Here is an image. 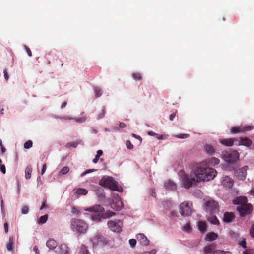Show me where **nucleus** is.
Here are the masks:
<instances>
[{
  "instance_id": "1",
  "label": "nucleus",
  "mask_w": 254,
  "mask_h": 254,
  "mask_svg": "<svg viewBox=\"0 0 254 254\" xmlns=\"http://www.w3.org/2000/svg\"><path fill=\"white\" fill-rule=\"evenodd\" d=\"M194 171L195 174L198 175L197 180L200 181L213 180L217 173L214 169L205 166L203 162L194 165Z\"/></svg>"
},
{
  "instance_id": "2",
  "label": "nucleus",
  "mask_w": 254,
  "mask_h": 254,
  "mask_svg": "<svg viewBox=\"0 0 254 254\" xmlns=\"http://www.w3.org/2000/svg\"><path fill=\"white\" fill-rule=\"evenodd\" d=\"M85 210L91 212L92 219L96 221H100L101 218L106 219L115 215V213L109 210L105 212L104 208L99 204L95 205Z\"/></svg>"
},
{
  "instance_id": "3",
  "label": "nucleus",
  "mask_w": 254,
  "mask_h": 254,
  "mask_svg": "<svg viewBox=\"0 0 254 254\" xmlns=\"http://www.w3.org/2000/svg\"><path fill=\"white\" fill-rule=\"evenodd\" d=\"M99 185L113 190L121 191L122 190L121 188L119 187L117 182L111 177H103L99 181Z\"/></svg>"
},
{
  "instance_id": "4",
  "label": "nucleus",
  "mask_w": 254,
  "mask_h": 254,
  "mask_svg": "<svg viewBox=\"0 0 254 254\" xmlns=\"http://www.w3.org/2000/svg\"><path fill=\"white\" fill-rule=\"evenodd\" d=\"M198 178V175H196L194 171V165L192 167V170L191 172L190 178L186 174H184L182 176V182L184 188L186 189H189L191 187L193 184L195 182H200V180H197Z\"/></svg>"
},
{
  "instance_id": "5",
  "label": "nucleus",
  "mask_w": 254,
  "mask_h": 254,
  "mask_svg": "<svg viewBox=\"0 0 254 254\" xmlns=\"http://www.w3.org/2000/svg\"><path fill=\"white\" fill-rule=\"evenodd\" d=\"M70 222L71 228L80 233H84L88 228V225L82 220L72 219Z\"/></svg>"
},
{
  "instance_id": "6",
  "label": "nucleus",
  "mask_w": 254,
  "mask_h": 254,
  "mask_svg": "<svg viewBox=\"0 0 254 254\" xmlns=\"http://www.w3.org/2000/svg\"><path fill=\"white\" fill-rule=\"evenodd\" d=\"M204 209L210 213L215 212L218 210L219 205L217 201L210 197H206L203 200Z\"/></svg>"
},
{
  "instance_id": "7",
  "label": "nucleus",
  "mask_w": 254,
  "mask_h": 254,
  "mask_svg": "<svg viewBox=\"0 0 254 254\" xmlns=\"http://www.w3.org/2000/svg\"><path fill=\"white\" fill-rule=\"evenodd\" d=\"M223 157L226 162L235 163L239 159V153L235 150L226 151L223 153Z\"/></svg>"
},
{
  "instance_id": "8",
  "label": "nucleus",
  "mask_w": 254,
  "mask_h": 254,
  "mask_svg": "<svg viewBox=\"0 0 254 254\" xmlns=\"http://www.w3.org/2000/svg\"><path fill=\"white\" fill-rule=\"evenodd\" d=\"M237 210L239 212L241 216L244 217L246 215L250 214L252 210V205L247 204H243V205H240L237 207Z\"/></svg>"
},
{
  "instance_id": "9",
  "label": "nucleus",
  "mask_w": 254,
  "mask_h": 254,
  "mask_svg": "<svg viewBox=\"0 0 254 254\" xmlns=\"http://www.w3.org/2000/svg\"><path fill=\"white\" fill-rule=\"evenodd\" d=\"M248 169V166H244L236 170L235 171V175L237 179L242 181L245 180L247 176V171Z\"/></svg>"
},
{
  "instance_id": "10",
  "label": "nucleus",
  "mask_w": 254,
  "mask_h": 254,
  "mask_svg": "<svg viewBox=\"0 0 254 254\" xmlns=\"http://www.w3.org/2000/svg\"><path fill=\"white\" fill-rule=\"evenodd\" d=\"M179 210L182 216H189L191 213V208L189 203L184 202L180 205Z\"/></svg>"
},
{
  "instance_id": "11",
  "label": "nucleus",
  "mask_w": 254,
  "mask_h": 254,
  "mask_svg": "<svg viewBox=\"0 0 254 254\" xmlns=\"http://www.w3.org/2000/svg\"><path fill=\"white\" fill-rule=\"evenodd\" d=\"M254 127L252 126L235 127L231 129V133L232 134H237L238 133H244L246 131H250L253 129Z\"/></svg>"
},
{
  "instance_id": "12",
  "label": "nucleus",
  "mask_w": 254,
  "mask_h": 254,
  "mask_svg": "<svg viewBox=\"0 0 254 254\" xmlns=\"http://www.w3.org/2000/svg\"><path fill=\"white\" fill-rule=\"evenodd\" d=\"M91 242H92L93 247L98 245H103L106 243L105 238L99 233L96 234L91 239Z\"/></svg>"
},
{
  "instance_id": "13",
  "label": "nucleus",
  "mask_w": 254,
  "mask_h": 254,
  "mask_svg": "<svg viewBox=\"0 0 254 254\" xmlns=\"http://www.w3.org/2000/svg\"><path fill=\"white\" fill-rule=\"evenodd\" d=\"M108 225L113 232L119 233L122 231L120 221H109Z\"/></svg>"
},
{
  "instance_id": "14",
  "label": "nucleus",
  "mask_w": 254,
  "mask_h": 254,
  "mask_svg": "<svg viewBox=\"0 0 254 254\" xmlns=\"http://www.w3.org/2000/svg\"><path fill=\"white\" fill-rule=\"evenodd\" d=\"M110 206L116 211H120L123 207V203L120 198H115L110 204Z\"/></svg>"
},
{
  "instance_id": "15",
  "label": "nucleus",
  "mask_w": 254,
  "mask_h": 254,
  "mask_svg": "<svg viewBox=\"0 0 254 254\" xmlns=\"http://www.w3.org/2000/svg\"><path fill=\"white\" fill-rule=\"evenodd\" d=\"M238 142V145H242L246 147H250L252 144V140L248 137H240L237 140Z\"/></svg>"
},
{
  "instance_id": "16",
  "label": "nucleus",
  "mask_w": 254,
  "mask_h": 254,
  "mask_svg": "<svg viewBox=\"0 0 254 254\" xmlns=\"http://www.w3.org/2000/svg\"><path fill=\"white\" fill-rule=\"evenodd\" d=\"M138 242L143 246H147L149 245V241L143 234H139L137 236Z\"/></svg>"
},
{
  "instance_id": "17",
  "label": "nucleus",
  "mask_w": 254,
  "mask_h": 254,
  "mask_svg": "<svg viewBox=\"0 0 254 254\" xmlns=\"http://www.w3.org/2000/svg\"><path fill=\"white\" fill-rule=\"evenodd\" d=\"M58 253L60 254H69V249L65 244H63L58 246Z\"/></svg>"
},
{
  "instance_id": "18",
  "label": "nucleus",
  "mask_w": 254,
  "mask_h": 254,
  "mask_svg": "<svg viewBox=\"0 0 254 254\" xmlns=\"http://www.w3.org/2000/svg\"><path fill=\"white\" fill-rule=\"evenodd\" d=\"M237 138H227L220 140L219 142L221 144L226 146H232L234 144L235 141H237Z\"/></svg>"
},
{
  "instance_id": "19",
  "label": "nucleus",
  "mask_w": 254,
  "mask_h": 254,
  "mask_svg": "<svg viewBox=\"0 0 254 254\" xmlns=\"http://www.w3.org/2000/svg\"><path fill=\"white\" fill-rule=\"evenodd\" d=\"M247 202V199L244 196H240L236 197L233 200V203L235 205L239 206L240 205H243Z\"/></svg>"
},
{
  "instance_id": "20",
  "label": "nucleus",
  "mask_w": 254,
  "mask_h": 254,
  "mask_svg": "<svg viewBox=\"0 0 254 254\" xmlns=\"http://www.w3.org/2000/svg\"><path fill=\"white\" fill-rule=\"evenodd\" d=\"M223 184L226 187L231 188L233 185L234 181L231 178L226 176L223 179Z\"/></svg>"
},
{
  "instance_id": "21",
  "label": "nucleus",
  "mask_w": 254,
  "mask_h": 254,
  "mask_svg": "<svg viewBox=\"0 0 254 254\" xmlns=\"http://www.w3.org/2000/svg\"><path fill=\"white\" fill-rule=\"evenodd\" d=\"M215 248V246L214 244H210L205 247L203 248V252L204 254H213L214 250Z\"/></svg>"
},
{
  "instance_id": "22",
  "label": "nucleus",
  "mask_w": 254,
  "mask_h": 254,
  "mask_svg": "<svg viewBox=\"0 0 254 254\" xmlns=\"http://www.w3.org/2000/svg\"><path fill=\"white\" fill-rule=\"evenodd\" d=\"M234 218V215L233 213L231 212H225L224 214L223 220L225 222L229 223L231 222Z\"/></svg>"
},
{
  "instance_id": "23",
  "label": "nucleus",
  "mask_w": 254,
  "mask_h": 254,
  "mask_svg": "<svg viewBox=\"0 0 254 254\" xmlns=\"http://www.w3.org/2000/svg\"><path fill=\"white\" fill-rule=\"evenodd\" d=\"M164 187L170 190H175L176 189V185L172 181L169 180L164 183Z\"/></svg>"
},
{
  "instance_id": "24",
  "label": "nucleus",
  "mask_w": 254,
  "mask_h": 254,
  "mask_svg": "<svg viewBox=\"0 0 254 254\" xmlns=\"http://www.w3.org/2000/svg\"><path fill=\"white\" fill-rule=\"evenodd\" d=\"M218 235L212 232L207 234L205 237V240L207 241H212L218 238Z\"/></svg>"
},
{
  "instance_id": "25",
  "label": "nucleus",
  "mask_w": 254,
  "mask_h": 254,
  "mask_svg": "<svg viewBox=\"0 0 254 254\" xmlns=\"http://www.w3.org/2000/svg\"><path fill=\"white\" fill-rule=\"evenodd\" d=\"M47 247L50 250H53L57 246V242L54 239H49L46 243Z\"/></svg>"
},
{
  "instance_id": "26",
  "label": "nucleus",
  "mask_w": 254,
  "mask_h": 254,
  "mask_svg": "<svg viewBox=\"0 0 254 254\" xmlns=\"http://www.w3.org/2000/svg\"><path fill=\"white\" fill-rule=\"evenodd\" d=\"M207 220L211 224L218 225L219 221L216 216L213 215H210L207 217Z\"/></svg>"
},
{
  "instance_id": "27",
  "label": "nucleus",
  "mask_w": 254,
  "mask_h": 254,
  "mask_svg": "<svg viewBox=\"0 0 254 254\" xmlns=\"http://www.w3.org/2000/svg\"><path fill=\"white\" fill-rule=\"evenodd\" d=\"M15 238L14 236H12L9 237V242L6 245L7 249L11 251L13 250V245L14 243Z\"/></svg>"
},
{
  "instance_id": "28",
  "label": "nucleus",
  "mask_w": 254,
  "mask_h": 254,
  "mask_svg": "<svg viewBox=\"0 0 254 254\" xmlns=\"http://www.w3.org/2000/svg\"><path fill=\"white\" fill-rule=\"evenodd\" d=\"M204 148L205 151L209 155H212L214 154L215 152V149L212 146L206 144L204 146Z\"/></svg>"
},
{
  "instance_id": "29",
  "label": "nucleus",
  "mask_w": 254,
  "mask_h": 254,
  "mask_svg": "<svg viewBox=\"0 0 254 254\" xmlns=\"http://www.w3.org/2000/svg\"><path fill=\"white\" fill-rule=\"evenodd\" d=\"M75 193L77 195H86L88 193V190L85 189L79 188L75 189L73 190Z\"/></svg>"
},
{
  "instance_id": "30",
  "label": "nucleus",
  "mask_w": 254,
  "mask_h": 254,
  "mask_svg": "<svg viewBox=\"0 0 254 254\" xmlns=\"http://www.w3.org/2000/svg\"><path fill=\"white\" fill-rule=\"evenodd\" d=\"M32 168L31 165H28L25 169V178L29 179L31 178Z\"/></svg>"
},
{
  "instance_id": "31",
  "label": "nucleus",
  "mask_w": 254,
  "mask_h": 254,
  "mask_svg": "<svg viewBox=\"0 0 254 254\" xmlns=\"http://www.w3.org/2000/svg\"><path fill=\"white\" fill-rule=\"evenodd\" d=\"M198 228L201 232H204L206 230L207 226L205 222L203 221H200L198 223Z\"/></svg>"
},
{
  "instance_id": "32",
  "label": "nucleus",
  "mask_w": 254,
  "mask_h": 254,
  "mask_svg": "<svg viewBox=\"0 0 254 254\" xmlns=\"http://www.w3.org/2000/svg\"><path fill=\"white\" fill-rule=\"evenodd\" d=\"M209 164L212 166H215L219 163L220 160L216 157H212L209 160Z\"/></svg>"
},
{
  "instance_id": "33",
  "label": "nucleus",
  "mask_w": 254,
  "mask_h": 254,
  "mask_svg": "<svg viewBox=\"0 0 254 254\" xmlns=\"http://www.w3.org/2000/svg\"><path fill=\"white\" fill-rule=\"evenodd\" d=\"M48 215L47 214L41 216L38 220V223L40 224L45 223L48 219Z\"/></svg>"
},
{
  "instance_id": "34",
  "label": "nucleus",
  "mask_w": 254,
  "mask_h": 254,
  "mask_svg": "<svg viewBox=\"0 0 254 254\" xmlns=\"http://www.w3.org/2000/svg\"><path fill=\"white\" fill-rule=\"evenodd\" d=\"M79 254H90L84 245H82L80 248Z\"/></svg>"
},
{
  "instance_id": "35",
  "label": "nucleus",
  "mask_w": 254,
  "mask_h": 254,
  "mask_svg": "<svg viewBox=\"0 0 254 254\" xmlns=\"http://www.w3.org/2000/svg\"><path fill=\"white\" fill-rule=\"evenodd\" d=\"M102 154L103 151L101 150H98L95 157L93 160V163H97L100 157L102 155Z\"/></svg>"
},
{
  "instance_id": "36",
  "label": "nucleus",
  "mask_w": 254,
  "mask_h": 254,
  "mask_svg": "<svg viewBox=\"0 0 254 254\" xmlns=\"http://www.w3.org/2000/svg\"><path fill=\"white\" fill-rule=\"evenodd\" d=\"M69 171V168L67 166L64 167L60 171L59 175H65Z\"/></svg>"
},
{
  "instance_id": "37",
  "label": "nucleus",
  "mask_w": 254,
  "mask_h": 254,
  "mask_svg": "<svg viewBox=\"0 0 254 254\" xmlns=\"http://www.w3.org/2000/svg\"><path fill=\"white\" fill-rule=\"evenodd\" d=\"M132 77L135 80H141L142 79V76L140 73L135 72L132 74Z\"/></svg>"
},
{
  "instance_id": "38",
  "label": "nucleus",
  "mask_w": 254,
  "mask_h": 254,
  "mask_svg": "<svg viewBox=\"0 0 254 254\" xmlns=\"http://www.w3.org/2000/svg\"><path fill=\"white\" fill-rule=\"evenodd\" d=\"M213 254H232V253L230 251H224L223 250H216L213 252Z\"/></svg>"
},
{
  "instance_id": "39",
  "label": "nucleus",
  "mask_w": 254,
  "mask_h": 254,
  "mask_svg": "<svg viewBox=\"0 0 254 254\" xmlns=\"http://www.w3.org/2000/svg\"><path fill=\"white\" fill-rule=\"evenodd\" d=\"M33 145V142L31 140H28L24 144V147L25 149H29L32 147Z\"/></svg>"
},
{
  "instance_id": "40",
  "label": "nucleus",
  "mask_w": 254,
  "mask_h": 254,
  "mask_svg": "<svg viewBox=\"0 0 254 254\" xmlns=\"http://www.w3.org/2000/svg\"><path fill=\"white\" fill-rule=\"evenodd\" d=\"M183 230L187 232H190L191 230V228L189 223L186 224L183 227Z\"/></svg>"
},
{
  "instance_id": "41",
  "label": "nucleus",
  "mask_w": 254,
  "mask_h": 254,
  "mask_svg": "<svg viewBox=\"0 0 254 254\" xmlns=\"http://www.w3.org/2000/svg\"><path fill=\"white\" fill-rule=\"evenodd\" d=\"M105 108L102 109L101 111L98 113V119H101L103 118L105 114Z\"/></svg>"
},
{
  "instance_id": "42",
  "label": "nucleus",
  "mask_w": 254,
  "mask_h": 254,
  "mask_svg": "<svg viewBox=\"0 0 254 254\" xmlns=\"http://www.w3.org/2000/svg\"><path fill=\"white\" fill-rule=\"evenodd\" d=\"M189 136L190 135L188 134H180L178 135H176L174 136L177 138L184 139L189 137Z\"/></svg>"
},
{
  "instance_id": "43",
  "label": "nucleus",
  "mask_w": 254,
  "mask_h": 254,
  "mask_svg": "<svg viewBox=\"0 0 254 254\" xmlns=\"http://www.w3.org/2000/svg\"><path fill=\"white\" fill-rule=\"evenodd\" d=\"M95 92L96 93L97 97H100L102 95L101 90L100 88H95Z\"/></svg>"
},
{
  "instance_id": "44",
  "label": "nucleus",
  "mask_w": 254,
  "mask_h": 254,
  "mask_svg": "<svg viewBox=\"0 0 254 254\" xmlns=\"http://www.w3.org/2000/svg\"><path fill=\"white\" fill-rule=\"evenodd\" d=\"M29 212L28 207L27 206H24L21 209V213L23 214H26Z\"/></svg>"
},
{
  "instance_id": "45",
  "label": "nucleus",
  "mask_w": 254,
  "mask_h": 254,
  "mask_svg": "<svg viewBox=\"0 0 254 254\" xmlns=\"http://www.w3.org/2000/svg\"><path fill=\"white\" fill-rule=\"evenodd\" d=\"M126 146H127V147L129 149H133V145H132V144L131 143V142L129 140H127L126 141Z\"/></svg>"
},
{
  "instance_id": "46",
  "label": "nucleus",
  "mask_w": 254,
  "mask_h": 254,
  "mask_svg": "<svg viewBox=\"0 0 254 254\" xmlns=\"http://www.w3.org/2000/svg\"><path fill=\"white\" fill-rule=\"evenodd\" d=\"M129 243L131 247H134L136 244V240L134 239H131L129 240Z\"/></svg>"
},
{
  "instance_id": "47",
  "label": "nucleus",
  "mask_w": 254,
  "mask_h": 254,
  "mask_svg": "<svg viewBox=\"0 0 254 254\" xmlns=\"http://www.w3.org/2000/svg\"><path fill=\"white\" fill-rule=\"evenodd\" d=\"M243 254H254V249H247L243 252Z\"/></svg>"
},
{
  "instance_id": "48",
  "label": "nucleus",
  "mask_w": 254,
  "mask_h": 254,
  "mask_svg": "<svg viewBox=\"0 0 254 254\" xmlns=\"http://www.w3.org/2000/svg\"><path fill=\"white\" fill-rule=\"evenodd\" d=\"M71 212L73 214L78 215L80 213L79 211L75 207H73L71 210Z\"/></svg>"
},
{
  "instance_id": "49",
  "label": "nucleus",
  "mask_w": 254,
  "mask_h": 254,
  "mask_svg": "<svg viewBox=\"0 0 254 254\" xmlns=\"http://www.w3.org/2000/svg\"><path fill=\"white\" fill-rule=\"evenodd\" d=\"M0 170L2 172V173L5 174L6 173V168L4 165L1 164L0 165Z\"/></svg>"
},
{
  "instance_id": "50",
  "label": "nucleus",
  "mask_w": 254,
  "mask_h": 254,
  "mask_svg": "<svg viewBox=\"0 0 254 254\" xmlns=\"http://www.w3.org/2000/svg\"><path fill=\"white\" fill-rule=\"evenodd\" d=\"M156 254V250H152L150 251L144 252L142 254Z\"/></svg>"
},
{
  "instance_id": "51",
  "label": "nucleus",
  "mask_w": 254,
  "mask_h": 254,
  "mask_svg": "<svg viewBox=\"0 0 254 254\" xmlns=\"http://www.w3.org/2000/svg\"><path fill=\"white\" fill-rule=\"evenodd\" d=\"M86 120V119L85 118H78V119H75V121L76 122H78V123H83Z\"/></svg>"
},
{
  "instance_id": "52",
  "label": "nucleus",
  "mask_w": 254,
  "mask_h": 254,
  "mask_svg": "<svg viewBox=\"0 0 254 254\" xmlns=\"http://www.w3.org/2000/svg\"><path fill=\"white\" fill-rule=\"evenodd\" d=\"M250 234L251 236L254 238V224H253L250 229Z\"/></svg>"
},
{
  "instance_id": "53",
  "label": "nucleus",
  "mask_w": 254,
  "mask_h": 254,
  "mask_svg": "<svg viewBox=\"0 0 254 254\" xmlns=\"http://www.w3.org/2000/svg\"><path fill=\"white\" fill-rule=\"evenodd\" d=\"M46 168H47L46 164H43V165L42 166V170H41V175H42L45 173Z\"/></svg>"
},
{
  "instance_id": "54",
  "label": "nucleus",
  "mask_w": 254,
  "mask_h": 254,
  "mask_svg": "<svg viewBox=\"0 0 254 254\" xmlns=\"http://www.w3.org/2000/svg\"><path fill=\"white\" fill-rule=\"evenodd\" d=\"M94 171V170H86L85 172H84L83 173H82L81 174V176H84L85 175L89 173H90V172H92Z\"/></svg>"
},
{
  "instance_id": "55",
  "label": "nucleus",
  "mask_w": 254,
  "mask_h": 254,
  "mask_svg": "<svg viewBox=\"0 0 254 254\" xmlns=\"http://www.w3.org/2000/svg\"><path fill=\"white\" fill-rule=\"evenodd\" d=\"M26 50L29 56L31 57L32 55V52L29 48L26 47Z\"/></svg>"
},
{
  "instance_id": "56",
  "label": "nucleus",
  "mask_w": 254,
  "mask_h": 254,
  "mask_svg": "<svg viewBox=\"0 0 254 254\" xmlns=\"http://www.w3.org/2000/svg\"><path fill=\"white\" fill-rule=\"evenodd\" d=\"M33 251L36 254H39L40 251L39 250L38 247L37 246H35L33 248Z\"/></svg>"
},
{
  "instance_id": "57",
  "label": "nucleus",
  "mask_w": 254,
  "mask_h": 254,
  "mask_svg": "<svg viewBox=\"0 0 254 254\" xmlns=\"http://www.w3.org/2000/svg\"><path fill=\"white\" fill-rule=\"evenodd\" d=\"M68 145L73 147V148H76L77 146V143L74 142H72L70 143L67 144Z\"/></svg>"
},
{
  "instance_id": "58",
  "label": "nucleus",
  "mask_w": 254,
  "mask_h": 254,
  "mask_svg": "<svg viewBox=\"0 0 254 254\" xmlns=\"http://www.w3.org/2000/svg\"><path fill=\"white\" fill-rule=\"evenodd\" d=\"M153 88V87H151L149 85H146L144 87V91H148L149 90H151Z\"/></svg>"
},
{
  "instance_id": "59",
  "label": "nucleus",
  "mask_w": 254,
  "mask_h": 254,
  "mask_svg": "<svg viewBox=\"0 0 254 254\" xmlns=\"http://www.w3.org/2000/svg\"><path fill=\"white\" fill-rule=\"evenodd\" d=\"M240 245L242 246L244 248H246V243L245 240L242 241L240 243Z\"/></svg>"
},
{
  "instance_id": "60",
  "label": "nucleus",
  "mask_w": 254,
  "mask_h": 254,
  "mask_svg": "<svg viewBox=\"0 0 254 254\" xmlns=\"http://www.w3.org/2000/svg\"><path fill=\"white\" fill-rule=\"evenodd\" d=\"M4 78L7 80L9 78V76H8V73L6 71V70H5L4 71Z\"/></svg>"
},
{
  "instance_id": "61",
  "label": "nucleus",
  "mask_w": 254,
  "mask_h": 254,
  "mask_svg": "<svg viewBox=\"0 0 254 254\" xmlns=\"http://www.w3.org/2000/svg\"><path fill=\"white\" fill-rule=\"evenodd\" d=\"M4 230L6 233L8 232V224L7 223H5L4 225Z\"/></svg>"
},
{
  "instance_id": "62",
  "label": "nucleus",
  "mask_w": 254,
  "mask_h": 254,
  "mask_svg": "<svg viewBox=\"0 0 254 254\" xmlns=\"http://www.w3.org/2000/svg\"><path fill=\"white\" fill-rule=\"evenodd\" d=\"M119 127L122 128H125L126 127V125L123 123V122H121L120 124H119Z\"/></svg>"
},
{
  "instance_id": "63",
  "label": "nucleus",
  "mask_w": 254,
  "mask_h": 254,
  "mask_svg": "<svg viewBox=\"0 0 254 254\" xmlns=\"http://www.w3.org/2000/svg\"><path fill=\"white\" fill-rule=\"evenodd\" d=\"M176 116V114L175 113H173L170 115L169 119L171 121H173Z\"/></svg>"
},
{
  "instance_id": "64",
  "label": "nucleus",
  "mask_w": 254,
  "mask_h": 254,
  "mask_svg": "<svg viewBox=\"0 0 254 254\" xmlns=\"http://www.w3.org/2000/svg\"><path fill=\"white\" fill-rule=\"evenodd\" d=\"M46 206V203L45 201H44L42 203V205L40 208V210H42Z\"/></svg>"
}]
</instances>
